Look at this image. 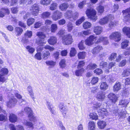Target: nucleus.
Masks as SVG:
<instances>
[{
	"mask_svg": "<svg viewBox=\"0 0 130 130\" xmlns=\"http://www.w3.org/2000/svg\"><path fill=\"white\" fill-rule=\"evenodd\" d=\"M84 70L83 68H82L80 69L76 70L75 72V75L77 76H81L82 74L84 72Z\"/></svg>",
	"mask_w": 130,
	"mask_h": 130,
	"instance_id": "obj_36",
	"label": "nucleus"
},
{
	"mask_svg": "<svg viewBox=\"0 0 130 130\" xmlns=\"http://www.w3.org/2000/svg\"><path fill=\"white\" fill-rule=\"evenodd\" d=\"M96 39V37L93 35L91 36L85 40V44L86 45L90 46L93 44Z\"/></svg>",
	"mask_w": 130,
	"mask_h": 130,
	"instance_id": "obj_9",
	"label": "nucleus"
},
{
	"mask_svg": "<svg viewBox=\"0 0 130 130\" xmlns=\"http://www.w3.org/2000/svg\"><path fill=\"white\" fill-rule=\"evenodd\" d=\"M42 57L44 60L47 59L50 56V53L48 51H46L43 52L42 53Z\"/></svg>",
	"mask_w": 130,
	"mask_h": 130,
	"instance_id": "obj_30",
	"label": "nucleus"
},
{
	"mask_svg": "<svg viewBox=\"0 0 130 130\" xmlns=\"http://www.w3.org/2000/svg\"><path fill=\"white\" fill-rule=\"evenodd\" d=\"M57 4L56 3H53L51 5L50 9L51 10H53L56 9L57 8Z\"/></svg>",
	"mask_w": 130,
	"mask_h": 130,
	"instance_id": "obj_58",
	"label": "nucleus"
},
{
	"mask_svg": "<svg viewBox=\"0 0 130 130\" xmlns=\"http://www.w3.org/2000/svg\"><path fill=\"white\" fill-rule=\"evenodd\" d=\"M96 97L98 100L103 101L105 98V93L101 91L99 92L97 95Z\"/></svg>",
	"mask_w": 130,
	"mask_h": 130,
	"instance_id": "obj_19",
	"label": "nucleus"
},
{
	"mask_svg": "<svg viewBox=\"0 0 130 130\" xmlns=\"http://www.w3.org/2000/svg\"><path fill=\"white\" fill-rule=\"evenodd\" d=\"M73 25L72 23L69 22L67 25V29L68 31L71 32L73 29Z\"/></svg>",
	"mask_w": 130,
	"mask_h": 130,
	"instance_id": "obj_45",
	"label": "nucleus"
},
{
	"mask_svg": "<svg viewBox=\"0 0 130 130\" xmlns=\"http://www.w3.org/2000/svg\"><path fill=\"white\" fill-rule=\"evenodd\" d=\"M24 112L28 115V117L30 121L35 122L37 121L36 118L34 116L32 111L30 108L28 107H25L24 108V111L21 110L19 114L22 115H23V113Z\"/></svg>",
	"mask_w": 130,
	"mask_h": 130,
	"instance_id": "obj_1",
	"label": "nucleus"
},
{
	"mask_svg": "<svg viewBox=\"0 0 130 130\" xmlns=\"http://www.w3.org/2000/svg\"><path fill=\"white\" fill-rule=\"evenodd\" d=\"M89 116L90 118L92 119L96 120L98 119V116L96 113H91Z\"/></svg>",
	"mask_w": 130,
	"mask_h": 130,
	"instance_id": "obj_51",
	"label": "nucleus"
},
{
	"mask_svg": "<svg viewBox=\"0 0 130 130\" xmlns=\"http://www.w3.org/2000/svg\"><path fill=\"white\" fill-rule=\"evenodd\" d=\"M97 67V65L95 64L90 63L88 65L87 67L88 70H93Z\"/></svg>",
	"mask_w": 130,
	"mask_h": 130,
	"instance_id": "obj_41",
	"label": "nucleus"
},
{
	"mask_svg": "<svg viewBox=\"0 0 130 130\" xmlns=\"http://www.w3.org/2000/svg\"><path fill=\"white\" fill-rule=\"evenodd\" d=\"M103 42L104 44L105 45H107L109 43L107 38L105 37H101L99 38L97 41V42Z\"/></svg>",
	"mask_w": 130,
	"mask_h": 130,
	"instance_id": "obj_18",
	"label": "nucleus"
},
{
	"mask_svg": "<svg viewBox=\"0 0 130 130\" xmlns=\"http://www.w3.org/2000/svg\"><path fill=\"white\" fill-rule=\"evenodd\" d=\"M43 25L42 22H38L36 23L34 25V27L37 28H39L41 26Z\"/></svg>",
	"mask_w": 130,
	"mask_h": 130,
	"instance_id": "obj_63",
	"label": "nucleus"
},
{
	"mask_svg": "<svg viewBox=\"0 0 130 130\" xmlns=\"http://www.w3.org/2000/svg\"><path fill=\"white\" fill-rule=\"evenodd\" d=\"M46 64L49 66L50 68L54 67L56 64V62L52 60H50L45 62Z\"/></svg>",
	"mask_w": 130,
	"mask_h": 130,
	"instance_id": "obj_35",
	"label": "nucleus"
},
{
	"mask_svg": "<svg viewBox=\"0 0 130 130\" xmlns=\"http://www.w3.org/2000/svg\"><path fill=\"white\" fill-rule=\"evenodd\" d=\"M9 118L10 121L13 122H16L17 119V116L13 113L10 114L9 116Z\"/></svg>",
	"mask_w": 130,
	"mask_h": 130,
	"instance_id": "obj_27",
	"label": "nucleus"
},
{
	"mask_svg": "<svg viewBox=\"0 0 130 130\" xmlns=\"http://www.w3.org/2000/svg\"><path fill=\"white\" fill-rule=\"evenodd\" d=\"M24 125L28 126L30 128H34L33 125L31 122L25 120L24 121Z\"/></svg>",
	"mask_w": 130,
	"mask_h": 130,
	"instance_id": "obj_43",
	"label": "nucleus"
},
{
	"mask_svg": "<svg viewBox=\"0 0 130 130\" xmlns=\"http://www.w3.org/2000/svg\"><path fill=\"white\" fill-rule=\"evenodd\" d=\"M34 58L38 60H40L42 59L41 54L40 52H37L34 56Z\"/></svg>",
	"mask_w": 130,
	"mask_h": 130,
	"instance_id": "obj_44",
	"label": "nucleus"
},
{
	"mask_svg": "<svg viewBox=\"0 0 130 130\" xmlns=\"http://www.w3.org/2000/svg\"><path fill=\"white\" fill-rule=\"evenodd\" d=\"M86 1H84L79 3L78 5V7L80 9L83 8V6L85 5L86 4Z\"/></svg>",
	"mask_w": 130,
	"mask_h": 130,
	"instance_id": "obj_60",
	"label": "nucleus"
},
{
	"mask_svg": "<svg viewBox=\"0 0 130 130\" xmlns=\"http://www.w3.org/2000/svg\"><path fill=\"white\" fill-rule=\"evenodd\" d=\"M121 84L119 82H117L113 87V90L114 92H117L121 88Z\"/></svg>",
	"mask_w": 130,
	"mask_h": 130,
	"instance_id": "obj_23",
	"label": "nucleus"
},
{
	"mask_svg": "<svg viewBox=\"0 0 130 130\" xmlns=\"http://www.w3.org/2000/svg\"><path fill=\"white\" fill-rule=\"evenodd\" d=\"M16 34L17 36H19L21 34L23 30L22 28L20 27H16L15 28Z\"/></svg>",
	"mask_w": 130,
	"mask_h": 130,
	"instance_id": "obj_39",
	"label": "nucleus"
},
{
	"mask_svg": "<svg viewBox=\"0 0 130 130\" xmlns=\"http://www.w3.org/2000/svg\"><path fill=\"white\" fill-rule=\"evenodd\" d=\"M17 102V99L14 97H12L9 100L7 104V106L9 108L14 106Z\"/></svg>",
	"mask_w": 130,
	"mask_h": 130,
	"instance_id": "obj_13",
	"label": "nucleus"
},
{
	"mask_svg": "<svg viewBox=\"0 0 130 130\" xmlns=\"http://www.w3.org/2000/svg\"><path fill=\"white\" fill-rule=\"evenodd\" d=\"M59 65L62 68H65L66 66V61L64 59H62L61 60L59 63Z\"/></svg>",
	"mask_w": 130,
	"mask_h": 130,
	"instance_id": "obj_57",
	"label": "nucleus"
},
{
	"mask_svg": "<svg viewBox=\"0 0 130 130\" xmlns=\"http://www.w3.org/2000/svg\"><path fill=\"white\" fill-rule=\"evenodd\" d=\"M85 52H80L78 54V58L79 59H84L86 56Z\"/></svg>",
	"mask_w": 130,
	"mask_h": 130,
	"instance_id": "obj_42",
	"label": "nucleus"
},
{
	"mask_svg": "<svg viewBox=\"0 0 130 130\" xmlns=\"http://www.w3.org/2000/svg\"><path fill=\"white\" fill-rule=\"evenodd\" d=\"M51 1V0H42L40 1V3L41 4L47 5L50 3Z\"/></svg>",
	"mask_w": 130,
	"mask_h": 130,
	"instance_id": "obj_54",
	"label": "nucleus"
},
{
	"mask_svg": "<svg viewBox=\"0 0 130 130\" xmlns=\"http://www.w3.org/2000/svg\"><path fill=\"white\" fill-rule=\"evenodd\" d=\"M51 15V13L49 12H44L41 14V17L43 19H47L49 18Z\"/></svg>",
	"mask_w": 130,
	"mask_h": 130,
	"instance_id": "obj_28",
	"label": "nucleus"
},
{
	"mask_svg": "<svg viewBox=\"0 0 130 130\" xmlns=\"http://www.w3.org/2000/svg\"><path fill=\"white\" fill-rule=\"evenodd\" d=\"M130 74V70L127 69L125 70L122 73V75L123 77L127 76Z\"/></svg>",
	"mask_w": 130,
	"mask_h": 130,
	"instance_id": "obj_52",
	"label": "nucleus"
},
{
	"mask_svg": "<svg viewBox=\"0 0 130 130\" xmlns=\"http://www.w3.org/2000/svg\"><path fill=\"white\" fill-rule=\"evenodd\" d=\"M99 112H100L103 115L104 114L106 116L108 115L109 114L107 109L104 108H102L101 109H100Z\"/></svg>",
	"mask_w": 130,
	"mask_h": 130,
	"instance_id": "obj_40",
	"label": "nucleus"
},
{
	"mask_svg": "<svg viewBox=\"0 0 130 130\" xmlns=\"http://www.w3.org/2000/svg\"><path fill=\"white\" fill-rule=\"evenodd\" d=\"M117 56V54L115 53H112L111 56L109 57V59L111 61L114 60Z\"/></svg>",
	"mask_w": 130,
	"mask_h": 130,
	"instance_id": "obj_59",
	"label": "nucleus"
},
{
	"mask_svg": "<svg viewBox=\"0 0 130 130\" xmlns=\"http://www.w3.org/2000/svg\"><path fill=\"white\" fill-rule=\"evenodd\" d=\"M73 12L71 10H68L64 13V16L67 18L70 19L72 17Z\"/></svg>",
	"mask_w": 130,
	"mask_h": 130,
	"instance_id": "obj_29",
	"label": "nucleus"
},
{
	"mask_svg": "<svg viewBox=\"0 0 130 130\" xmlns=\"http://www.w3.org/2000/svg\"><path fill=\"white\" fill-rule=\"evenodd\" d=\"M122 31L124 34L130 38V27H125L123 28Z\"/></svg>",
	"mask_w": 130,
	"mask_h": 130,
	"instance_id": "obj_21",
	"label": "nucleus"
},
{
	"mask_svg": "<svg viewBox=\"0 0 130 130\" xmlns=\"http://www.w3.org/2000/svg\"><path fill=\"white\" fill-rule=\"evenodd\" d=\"M103 48L102 46H98L95 47L92 51V53L95 54L98 53L101 50H102Z\"/></svg>",
	"mask_w": 130,
	"mask_h": 130,
	"instance_id": "obj_32",
	"label": "nucleus"
},
{
	"mask_svg": "<svg viewBox=\"0 0 130 130\" xmlns=\"http://www.w3.org/2000/svg\"><path fill=\"white\" fill-rule=\"evenodd\" d=\"M97 10L99 13L100 14L103 12L104 11V8L103 6H100L97 8Z\"/></svg>",
	"mask_w": 130,
	"mask_h": 130,
	"instance_id": "obj_61",
	"label": "nucleus"
},
{
	"mask_svg": "<svg viewBox=\"0 0 130 130\" xmlns=\"http://www.w3.org/2000/svg\"><path fill=\"white\" fill-rule=\"evenodd\" d=\"M69 7V5L67 3H63L60 5L59 8L62 11H65Z\"/></svg>",
	"mask_w": 130,
	"mask_h": 130,
	"instance_id": "obj_22",
	"label": "nucleus"
},
{
	"mask_svg": "<svg viewBox=\"0 0 130 130\" xmlns=\"http://www.w3.org/2000/svg\"><path fill=\"white\" fill-rule=\"evenodd\" d=\"M44 48L45 49L48 50L50 51H52L54 49L53 47H52L49 45H45L44 47L41 46H39L37 48V52H40L43 50Z\"/></svg>",
	"mask_w": 130,
	"mask_h": 130,
	"instance_id": "obj_14",
	"label": "nucleus"
},
{
	"mask_svg": "<svg viewBox=\"0 0 130 130\" xmlns=\"http://www.w3.org/2000/svg\"><path fill=\"white\" fill-rule=\"evenodd\" d=\"M95 124L93 121H90L88 124V128L89 130H94Z\"/></svg>",
	"mask_w": 130,
	"mask_h": 130,
	"instance_id": "obj_33",
	"label": "nucleus"
},
{
	"mask_svg": "<svg viewBox=\"0 0 130 130\" xmlns=\"http://www.w3.org/2000/svg\"><path fill=\"white\" fill-rule=\"evenodd\" d=\"M96 12L95 10L91 8L88 9L86 11V14L90 19L95 21L97 18L96 16Z\"/></svg>",
	"mask_w": 130,
	"mask_h": 130,
	"instance_id": "obj_2",
	"label": "nucleus"
},
{
	"mask_svg": "<svg viewBox=\"0 0 130 130\" xmlns=\"http://www.w3.org/2000/svg\"><path fill=\"white\" fill-rule=\"evenodd\" d=\"M37 35L39 38L37 39L36 41V43L39 46H43V43H44V39L45 37V35L43 33L40 32L37 33Z\"/></svg>",
	"mask_w": 130,
	"mask_h": 130,
	"instance_id": "obj_4",
	"label": "nucleus"
},
{
	"mask_svg": "<svg viewBox=\"0 0 130 130\" xmlns=\"http://www.w3.org/2000/svg\"><path fill=\"white\" fill-rule=\"evenodd\" d=\"M32 35V32L31 31H27L24 35L26 38H30Z\"/></svg>",
	"mask_w": 130,
	"mask_h": 130,
	"instance_id": "obj_56",
	"label": "nucleus"
},
{
	"mask_svg": "<svg viewBox=\"0 0 130 130\" xmlns=\"http://www.w3.org/2000/svg\"><path fill=\"white\" fill-rule=\"evenodd\" d=\"M94 31L96 35H99L102 31V28L101 26H97L95 27Z\"/></svg>",
	"mask_w": 130,
	"mask_h": 130,
	"instance_id": "obj_26",
	"label": "nucleus"
},
{
	"mask_svg": "<svg viewBox=\"0 0 130 130\" xmlns=\"http://www.w3.org/2000/svg\"><path fill=\"white\" fill-rule=\"evenodd\" d=\"M59 107V110L61 112L64 118H65L67 116L66 114L67 112V109L64 106V104L63 103H61L60 104Z\"/></svg>",
	"mask_w": 130,
	"mask_h": 130,
	"instance_id": "obj_12",
	"label": "nucleus"
},
{
	"mask_svg": "<svg viewBox=\"0 0 130 130\" xmlns=\"http://www.w3.org/2000/svg\"><path fill=\"white\" fill-rule=\"evenodd\" d=\"M31 11V14L35 16L37 15L39 13L40 11V8L38 4H34L32 7V9H30Z\"/></svg>",
	"mask_w": 130,
	"mask_h": 130,
	"instance_id": "obj_10",
	"label": "nucleus"
},
{
	"mask_svg": "<svg viewBox=\"0 0 130 130\" xmlns=\"http://www.w3.org/2000/svg\"><path fill=\"white\" fill-rule=\"evenodd\" d=\"M76 51L74 48H72L70 51V56L71 57L74 56L76 54Z\"/></svg>",
	"mask_w": 130,
	"mask_h": 130,
	"instance_id": "obj_55",
	"label": "nucleus"
},
{
	"mask_svg": "<svg viewBox=\"0 0 130 130\" xmlns=\"http://www.w3.org/2000/svg\"><path fill=\"white\" fill-rule=\"evenodd\" d=\"M62 16V13L60 11L57 10L55 11L52 16V18L55 21H56L61 18Z\"/></svg>",
	"mask_w": 130,
	"mask_h": 130,
	"instance_id": "obj_11",
	"label": "nucleus"
},
{
	"mask_svg": "<svg viewBox=\"0 0 130 130\" xmlns=\"http://www.w3.org/2000/svg\"><path fill=\"white\" fill-rule=\"evenodd\" d=\"M119 111L120 110H122V111L119 112V117L121 118H123L125 117V115L127 113V111H123V109L121 108H119L118 110Z\"/></svg>",
	"mask_w": 130,
	"mask_h": 130,
	"instance_id": "obj_34",
	"label": "nucleus"
},
{
	"mask_svg": "<svg viewBox=\"0 0 130 130\" xmlns=\"http://www.w3.org/2000/svg\"><path fill=\"white\" fill-rule=\"evenodd\" d=\"M58 27L56 24H52L51 27V31L52 33H54L57 30Z\"/></svg>",
	"mask_w": 130,
	"mask_h": 130,
	"instance_id": "obj_37",
	"label": "nucleus"
},
{
	"mask_svg": "<svg viewBox=\"0 0 130 130\" xmlns=\"http://www.w3.org/2000/svg\"><path fill=\"white\" fill-rule=\"evenodd\" d=\"M100 86L101 89L105 91L108 89V86L106 82H104L101 83Z\"/></svg>",
	"mask_w": 130,
	"mask_h": 130,
	"instance_id": "obj_31",
	"label": "nucleus"
},
{
	"mask_svg": "<svg viewBox=\"0 0 130 130\" xmlns=\"http://www.w3.org/2000/svg\"><path fill=\"white\" fill-rule=\"evenodd\" d=\"M108 97L110 101L115 103L118 100V97L114 93H109L108 96Z\"/></svg>",
	"mask_w": 130,
	"mask_h": 130,
	"instance_id": "obj_17",
	"label": "nucleus"
},
{
	"mask_svg": "<svg viewBox=\"0 0 130 130\" xmlns=\"http://www.w3.org/2000/svg\"><path fill=\"white\" fill-rule=\"evenodd\" d=\"M114 17L113 15L110 14L102 18L99 21V23L102 25H103L108 23L109 21L113 20Z\"/></svg>",
	"mask_w": 130,
	"mask_h": 130,
	"instance_id": "obj_5",
	"label": "nucleus"
},
{
	"mask_svg": "<svg viewBox=\"0 0 130 130\" xmlns=\"http://www.w3.org/2000/svg\"><path fill=\"white\" fill-rule=\"evenodd\" d=\"M129 103V102L127 100L124 99L120 100L119 102V106L121 108L123 107L125 109Z\"/></svg>",
	"mask_w": 130,
	"mask_h": 130,
	"instance_id": "obj_16",
	"label": "nucleus"
},
{
	"mask_svg": "<svg viewBox=\"0 0 130 130\" xmlns=\"http://www.w3.org/2000/svg\"><path fill=\"white\" fill-rule=\"evenodd\" d=\"M57 41V39L56 37L52 36L48 40V42L51 45H53L56 43Z\"/></svg>",
	"mask_w": 130,
	"mask_h": 130,
	"instance_id": "obj_24",
	"label": "nucleus"
},
{
	"mask_svg": "<svg viewBox=\"0 0 130 130\" xmlns=\"http://www.w3.org/2000/svg\"><path fill=\"white\" fill-rule=\"evenodd\" d=\"M9 72L8 69L5 68H3L0 70V82H4L7 79L6 76Z\"/></svg>",
	"mask_w": 130,
	"mask_h": 130,
	"instance_id": "obj_3",
	"label": "nucleus"
},
{
	"mask_svg": "<svg viewBox=\"0 0 130 130\" xmlns=\"http://www.w3.org/2000/svg\"><path fill=\"white\" fill-rule=\"evenodd\" d=\"M72 36L69 34L65 36L63 38L62 42L63 44L68 45L71 44L73 42Z\"/></svg>",
	"mask_w": 130,
	"mask_h": 130,
	"instance_id": "obj_7",
	"label": "nucleus"
},
{
	"mask_svg": "<svg viewBox=\"0 0 130 130\" xmlns=\"http://www.w3.org/2000/svg\"><path fill=\"white\" fill-rule=\"evenodd\" d=\"M84 41H82L78 44V47L80 50H83L85 48V47L84 45Z\"/></svg>",
	"mask_w": 130,
	"mask_h": 130,
	"instance_id": "obj_47",
	"label": "nucleus"
},
{
	"mask_svg": "<svg viewBox=\"0 0 130 130\" xmlns=\"http://www.w3.org/2000/svg\"><path fill=\"white\" fill-rule=\"evenodd\" d=\"M93 107L96 109L100 107L101 106V104L100 103H97L95 102L93 103Z\"/></svg>",
	"mask_w": 130,
	"mask_h": 130,
	"instance_id": "obj_62",
	"label": "nucleus"
},
{
	"mask_svg": "<svg viewBox=\"0 0 130 130\" xmlns=\"http://www.w3.org/2000/svg\"><path fill=\"white\" fill-rule=\"evenodd\" d=\"M91 32L89 30H85L78 33L79 35L83 36V35L87 36L91 34Z\"/></svg>",
	"mask_w": 130,
	"mask_h": 130,
	"instance_id": "obj_50",
	"label": "nucleus"
},
{
	"mask_svg": "<svg viewBox=\"0 0 130 130\" xmlns=\"http://www.w3.org/2000/svg\"><path fill=\"white\" fill-rule=\"evenodd\" d=\"M124 17L123 20L126 22L130 21V7L122 11Z\"/></svg>",
	"mask_w": 130,
	"mask_h": 130,
	"instance_id": "obj_8",
	"label": "nucleus"
},
{
	"mask_svg": "<svg viewBox=\"0 0 130 130\" xmlns=\"http://www.w3.org/2000/svg\"><path fill=\"white\" fill-rule=\"evenodd\" d=\"M98 127L100 129H103L106 126V123L104 121H100L97 122Z\"/></svg>",
	"mask_w": 130,
	"mask_h": 130,
	"instance_id": "obj_25",
	"label": "nucleus"
},
{
	"mask_svg": "<svg viewBox=\"0 0 130 130\" xmlns=\"http://www.w3.org/2000/svg\"><path fill=\"white\" fill-rule=\"evenodd\" d=\"M26 48L29 53L31 54H33L35 50L34 48L29 46H27Z\"/></svg>",
	"mask_w": 130,
	"mask_h": 130,
	"instance_id": "obj_48",
	"label": "nucleus"
},
{
	"mask_svg": "<svg viewBox=\"0 0 130 130\" xmlns=\"http://www.w3.org/2000/svg\"><path fill=\"white\" fill-rule=\"evenodd\" d=\"M9 13V11L8 9L2 8L0 10V17H3L4 16L5 13L8 14Z\"/></svg>",
	"mask_w": 130,
	"mask_h": 130,
	"instance_id": "obj_20",
	"label": "nucleus"
},
{
	"mask_svg": "<svg viewBox=\"0 0 130 130\" xmlns=\"http://www.w3.org/2000/svg\"><path fill=\"white\" fill-rule=\"evenodd\" d=\"M129 41L127 40H124L121 43V47L122 49L125 48L128 45Z\"/></svg>",
	"mask_w": 130,
	"mask_h": 130,
	"instance_id": "obj_38",
	"label": "nucleus"
},
{
	"mask_svg": "<svg viewBox=\"0 0 130 130\" xmlns=\"http://www.w3.org/2000/svg\"><path fill=\"white\" fill-rule=\"evenodd\" d=\"M121 34L118 32L112 33L109 36L110 39H113L116 42H118L121 40Z\"/></svg>",
	"mask_w": 130,
	"mask_h": 130,
	"instance_id": "obj_6",
	"label": "nucleus"
},
{
	"mask_svg": "<svg viewBox=\"0 0 130 130\" xmlns=\"http://www.w3.org/2000/svg\"><path fill=\"white\" fill-rule=\"evenodd\" d=\"M98 81V78L97 77H93L91 80V83L92 84H96Z\"/></svg>",
	"mask_w": 130,
	"mask_h": 130,
	"instance_id": "obj_64",
	"label": "nucleus"
},
{
	"mask_svg": "<svg viewBox=\"0 0 130 130\" xmlns=\"http://www.w3.org/2000/svg\"><path fill=\"white\" fill-rule=\"evenodd\" d=\"M34 19L32 18H30L28 19L27 21V25L28 26H30L32 24L35 22Z\"/></svg>",
	"mask_w": 130,
	"mask_h": 130,
	"instance_id": "obj_53",
	"label": "nucleus"
},
{
	"mask_svg": "<svg viewBox=\"0 0 130 130\" xmlns=\"http://www.w3.org/2000/svg\"><path fill=\"white\" fill-rule=\"evenodd\" d=\"M91 24L89 22H86L84 23L83 24V27L85 29H87L91 27Z\"/></svg>",
	"mask_w": 130,
	"mask_h": 130,
	"instance_id": "obj_46",
	"label": "nucleus"
},
{
	"mask_svg": "<svg viewBox=\"0 0 130 130\" xmlns=\"http://www.w3.org/2000/svg\"><path fill=\"white\" fill-rule=\"evenodd\" d=\"M85 20V18L84 16L82 17L80 19L77 21L76 22V25H79Z\"/></svg>",
	"mask_w": 130,
	"mask_h": 130,
	"instance_id": "obj_49",
	"label": "nucleus"
},
{
	"mask_svg": "<svg viewBox=\"0 0 130 130\" xmlns=\"http://www.w3.org/2000/svg\"><path fill=\"white\" fill-rule=\"evenodd\" d=\"M15 96L19 100V102L20 105L23 106L26 104V102L23 99H21L22 96L20 94L17 93H15Z\"/></svg>",
	"mask_w": 130,
	"mask_h": 130,
	"instance_id": "obj_15",
	"label": "nucleus"
}]
</instances>
